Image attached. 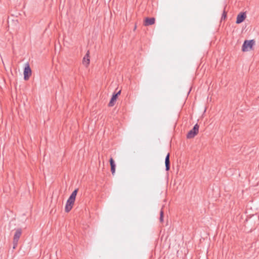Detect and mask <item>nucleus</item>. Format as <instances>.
<instances>
[{
  "label": "nucleus",
  "instance_id": "1",
  "mask_svg": "<svg viewBox=\"0 0 259 259\" xmlns=\"http://www.w3.org/2000/svg\"><path fill=\"white\" fill-rule=\"evenodd\" d=\"M75 200V198L70 196L65 205V210L66 212H68L71 210Z\"/></svg>",
  "mask_w": 259,
  "mask_h": 259
},
{
  "label": "nucleus",
  "instance_id": "2",
  "mask_svg": "<svg viewBox=\"0 0 259 259\" xmlns=\"http://www.w3.org/2000/svg\"><path fill=\"white\" fill-rule=\"evenodd\" d=\"M255 41L253 39L248 40H245L242 47V51L243 52H246L248 51V48L251 49L254 44Z\"/></svg>",
  "mask_w": 259,
  "mask_h": 259
},
{
  "label": "nucleus",
  "instance_id": "3",
  "mask_svg": "<svg viewBox=\"0 0 259 259\" xmlns=\"http://www.w3.org/2000/svg\"><path fill=\"white\" fill-rule=\"evenodd\" d=\"M199 125L198 124H196L193 128L190 130L187 135V138L188 139H191L194 138L198 133L199 131Z\"/></svg>",
  "mask_w": 259,
  "mask_h": 259
},
{
  "label": "nucleus",
  "instance_id": "4",
  "mask_svg": "<svg viewBox=\"0 0 259 259\" xmlns=\"http://www.w3.org/2000/svg\"><path fill=\"white\" fill-rule=\"evenodd\" d=\"M31 75V70L29 66L28 63L25 64L24 70V79L27 80Z\"/></svg>",
  "mask_w": 259,
  "mask_h": 259
},
{
  "label": "nucleus",
  "instance_id": "5",
  "mask_svg": "<svg viewBox=\"0 0 259 259\" xmlns=\"http://www.w3.org/2000/svg\"><path fill=\"white\" fill-rule=\"evenodd\" d=\"M246 15L245 12H241L237 16L236 23L240 24L242 23L246 18Z\"/></svg>",
  "mask_w": 259,
  "mask_h": 259
},
{
  "label": "nucleus",
  "instance_id": "6",
  "mask_svg": "<svg viewBox=\"0 0 259 259\" xmlns=\"http://www.w3.org/2000/svg\"><path fill=\"white\" fill-rule=\"evenodd\" d=\"M155 19L154 18H149L146 17L145 19L144 22V25L146 26H149L153 25L155 23Z\"/></svg>",
  "mask_w": 259,
  "mask_h": 259
},
{
  "label": "nucleus",
  "instance_id": "7",
  "mask_svg": "<svg viewBox=\"0 0 259 259\" xmlns=\"http://www.w3.org/2000/svg\"><path fill=\"white\" fill-rule=\"evenodd\" d=\"M21 234L22 230L21 229H18L16 230L13 239L15 243H16V242H18L19 239L21 235Z\"/></svg>",
  "mask_w": 259,
  "mask_h": 259
},
{
  "label": "nucleus",
  "instance_id": "8",
  "mask_svg": "<svg viewBox=\"0 0 259 259\" xmlns=\"http://www.w3.org/2000/svg\"><path fill=\"white\" fill-rule=\"evenodd\" d=\"M90 56H89V51H88L86 54V55L84 56V57L83 58L82 60V64L85 65L86 67H87L89 64H90Z\"/></svg>",
  "mask_w": 259,
  "mask_h": 259
},
{
  "label": "nucleus",
  "instance_id": "9",
  "mask_svg": "<svg viewBox=\"0 0 259 259\" xmlns=\"http://www.w3.org/2000/svg\"><path fill=\"white\" fill-rule=\"evenodd\" d=\"M109 162H110V164L111 166V171L112 174L113 175H114V174L115 172L116 165H115L114 161L112 157L110 158V159L109 160Z\"/></svg>",
  "mask_w": 259,
  "mask_h": 259
},
{
  "label": "nucleus",
  "instance_id": "10",
  "mask_svg": "<svg viewBox=\"0 0 259 259\" xmlns=\"http://www.w3.org/2000/svg\"><path fill=\"white\" fill-rule=\"evenodd\" d=\"M165 170L168 171L170 169L169 153H168L165 158Z\"/></svg>",
  "mask_w": 259,
  "mask_h": 259
},
{
  "label": "nucleus",
  "instance_id": "11",
  "mask_svg": "<svg viewBox=\"0 0 259 259\" xmlns=\"http://www.w3.org/2000/svg\"><path fill=\"white\" fill-rule=\"evenodd\" d=\"M117 98V94H113L112 98L108 104L109 107H112L114 105L115 102Z\"/></svg>",
  "mask_w": 259,
  "mask_h": 259
},
{
  "label": "nucleus",
  "instance_id": "12",
  "mask_svg": "<svg viewBox=\"0 0 259 259\" xmlns=\"http://www.w3.org/2000/svg\"><path fill=\"white\" fill-rule=\"evenodd\" d=\"M163 214H164L163 211L162 209H161L160 210V218H159V220L161 223H162L163 222Z\"/></svg>",
  "mask_w": 259,
  "mask_h": 259
},
{
  "label": "nucleus",
  "instance_id": "13",
  "mask_svg": "<svg viewBox=\"0 0 259 259\" xmlns=\"http://www.w3.org/2000/svg\"><path fill=\"white\" fill-rule=\"evenodd\" d=\"M77 192H78V189H75L73 192L72 193H71V194L70 195V196L71 197H73L74 198H76V195H77Z\"/></svg>",
  "mask_w": 259,
  "mask_h": 259
},
{
  "label": "nucleus",
  "instance_id": "14",
  "mask_svg": "<svg viewBox=\"0 0 259 259\" xmlns=\"http://www.w3.org/2000/svg\"><path fill=\"white\" fill-rule=\"evenodd\" d=\"M227 16V13L224 11V12L223 13L222 16V19H225Z\"/></svg>",
  "mask_w": 259,
  "mask_h": 259
},
{
  "label": "nucleus",
  "instance_id": "15",
  "mask_svg": "<svg viewBox=\"0 0 259 259\" xmlns=\"http://www.w3.org/2000/svg\"><path fill=\"white\" fill-rule=\"evenodd\" d=\"M18 242H16V243H15V242L13 241V248H15L16 246H17Z\"/></svg>",
  "mask_w": 259,
  "mask_h": 259
},
{
  "label": "nucleus",
  "instance_id": "16",
  "mask_svg": "<svg viewBox=\"0 0 259 259\" xmlns=\"http://www.w3.org/2000/svg\"><path fill=\"white\" fill-rule=\"evenodd\" d=\"M121 93V90H119L117 93H114L113 94H117V97H118V95H119Z\"/></svg>",
  "mask_w": 259,
  "mask_h": 259
}]
</instances>
